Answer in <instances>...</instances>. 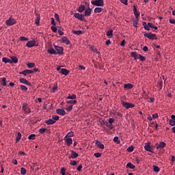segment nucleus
Here are the masks:
<instances>
[{"mask_svg": "<svg viewBox=\"0 0 175 175\" xmlns=\"http://www.w3.org/2000/svg\"><path fill=\"white\" fill-rule=\"evenodd\" d=\"M74 136H75V133H73L72 131H70L66 134L65 137L70 138V137H73Z\"/></svg>", "mask_w": 175, "mask_h": 175, "instance_id": "nucleus-27", "label": "nucleus"}, {"mask_svg": "<svg viewBox=\"0 0 175 175\" xmlns=\"http://www.w3.org/2000/svg\"><path fill=\"white\" fill-rule=\"evenodd\" d=\"M92 13V9L88 8H87V9L85 10L84 14H83V16H84L85 17H90V16H91Z\"/></svg>", "mask_w": 175, "mask_h": 175, "instance_id": "nucleus-9", "label": "nucleus"}, {"mask_svg": "<svg viewBox=\"0 0 175 175\" xmlns=\"http://www.w3.org/2000/svg\"><path fill=\"white\" fill-rule=\"evenodd\" d=\"M46 129H40L38 132L41 134H43L46 132Z\"/></svg>", "mask_w": 175, "mask_h": 175, "instance_id": "nucleus-49", "label": "nucleus"}, {"mask_svg": "<svg viewBox=\"0 0 175 175\" xmlns=\"http://www.w3.org/2000/svg\"><path fill=\"white\" fill-rule=\"evenodd\" d=\"M74 17H75V18H78V20H80L81 21H84V15L82 14L75 13L74 14Z\"/></svg>", "mask_w": 175, "mask_h": 175, "instance_id": "nucleus-10", "label": "nucleus"}, {"mask_svg": "<svg viewBox=\"0 0 175 175\" xmlns=\"http://www.w3.org/2000/svg\"><path fill=\"white\" fill-rule=\"evenodd\" d=\"M74 35H83V31L81 30H72Z\"/></svg>", "mask_w": 175, "mask_h": 175, "instance_id": "nucleus-26", "label": "nucleus"}, {"mask_svg": "<svg viewBox=\"0 0 175 175\" xmlns=\"http://www.w3.org/2000/svg\"><path fill=\"white\" fill-rule=\"evenodd\" d=\"M19 140H21V133H20V132H18L17 133V136H16V143H18Z\"/></svg>", "mask_w": 175, "mask_h": 175, "instance_id": "nucleus-32", "label": "nucleus"}, {"mask_svg": "<svg viewBox=\"0 0 175 175\" xmlns=\"http://www.w3.org/2000/svg\"><path fill=\"white\" fill-rule=\"evenodd\" d=\"M21 174L22 175H25V174H27V170L24 167H21Z\"/></svg>", "mask_w": 175, "mask_h": 175, "instance_id": "nucleus-38", "label": "nucleus"}, {"mask_svg": "<svg viewBox=\"0 0 175 175\" xmlns=\"http://www.w3.org/2000/svg\"><path fill=\"white\" fill-rule=\"evenodd\" d=\"M92 5L94 6H105V2L103 0H95L91 1Z\"/></svg>", "mask_w": 175, "mask_h": 175, "instance_id": "nucleus-3", "label": "nucleus"}, {"mask_svg": "<svg viewBox=\"0 0 175 175\" xmlns=\"http://www.w3.org/2000/svg\"><path fill=\"white\" fill-rule=\"evenodd\" d=\"M51 29L53 31V32L56 33L57 32V26L56 25L51 26Z\"/></svg>", "mask_w": 175, "mask_h": 175, "instance_id": "nucleus-44", "label": "nucleus"}, {"mask_svg": "<svg viewBox=\"0 0 175 175\" xmlns=\"http://www.w3.org/2000/svg\"><path fill=\"white\" fill-rule=\"evenodd\" d=\"M62 42L65 43L66 44H69L70 43V41L69 40V39H68V37L63 36L62 38Z\"/></svg>", "mask_w": 175, "mask_h": 175, "instance_id": "nucleus-18", "label": "nucleus"}, {"mask_svg": "<svg viewBox=\"0 0 175 175\" xmlns=\"http://www.w3.org/2000/svg\"><path fill=\"white\" fill-rule=\"evenodd\" d=\"M70 165H71L72 166H76V165H77V161L75 160H71Z\"/></svg>", "mask_w": 175, "mask_h": 175, "instance_id": "nucleus-43", "label": "nucleus"}, {"mask_svg": "<svg viewBox=\"0 0 175 175\" xmlns=\"http://www.w3.org/2000/svg\"><path fill=\"white\" fill-rule=\"evenodd\" d=\"M52 118H53V121L56 122V121H58V120H59V116H53Z\"/></svg>", "mask_w": 175, "mask_h": 175, "instance_id": "nucleus-51", "label": "nucleus"}, {"mask_svg": "<svg viewBox=\"0 0 175 175\" xmlns=\"http://www.w3.org/2000/svg\"><path fill=\"white\" fill-rule=\"evenodd\" d=\"M113 142H114L115 143H117L118 144H120V142L118 141V137H114V138H113Z\"/></svg>", "mask_w": 175, "mask_h": 175, "instance_id": "nucleus-47", "label": "nucleus"}, {"mask_svg": "<svg viewBox=\"0 0 175 175\" xmlns=\"http://www.w3.org/2000/svg\"><path fill=\"white\" fill-rule=\"evenodd\" d=\"M32 73H33V71L31 70H25L19 72L20 75H23L24 76H27V75H32Z\"/></svg>", "mask_w": 175, "mask_h": 175, "instance_id": "nucleus-14", "label": "nucleus"}, {"mask_svg": "<svg viewBox=\"0 0 175 175\" xmlns=\"http://www.w3.org/2000/svg\"><path fill=\"white\" fill-rule=\"evenodd\" d=\"M55 18L57 21H59V15H58V14H55Z\"/></svg>", "mask_w": 175, "mask_h": 175, "instance_id": "nucleus-59", "label": "nucleus"}, {"mask_svg": "<svg viewBox=\"0 0 175 175\" xmlns=\"http://www.w3.org/2000/svg\"><path fill=\"white\" fill-rule=\"evenodd\" d=\"M153 171L156 172L157 173H159V172L161 171V168H159V167L157 165H153Z\"/></svg>", "mask_w": 175, "mask_h": 175, "instance_id": "nucleus-31", "label": "nucleus"}, {"mask_svg": "<svg viewBox=\"0 0 175 175\" xmlns=\"http://www.w3.org/2000/svg\"><path fill=\"white\" fill-rule=\"evenodd\" d=\"M107 36H113V30L110 29L109 30L107 33Z\"/></svg>", "mask_w": 175, "mask_h": 175, "instance_id": "nucleus-41", "label": "nucleus"}, {"mask_svg": "<svg viewBox=\"0 0 175 175\" xmlns=\"http://www.w3.org/2000/svg\"><path fill=\"white\" fill-rule=\"evenodd\" d=\"M66 103H68V105H76V103H77V100H70L66 101Z\"/></svg>", "mask_w": 175, "mask_h": 175, "instance_id": "nucleus-30", "label": "nucleus"}, {"mask_svg": "<svg viewBox=\"0 0 175 175\" xmlns=\"http://www.w3.org/2000/svg\"><path fill=\"white\" fill-rule=\"evenodd\" d=\"M35 24H36V25H39V24H40V16L36 17Z\"/></svg>", "mask_w": 175, "mask_h": 175, "instance_id": "nucleus-34", "label": "nucleus"}, {"mask_svg": "<svg viewBox=\"0 0 175 175\" xmlns=\"http://www.w3.org/2000/svg\"><path fill=\"white\" fill-rule=\"evenodd\" d=\"M133 25L135 28H137V24H139V18L133 19Z\"/></svg>", "mask_w": 175, "mask_h": 175, "instance_id": "nucleus-29", "label": "nucleus"}, {"mask_svg": "<svg viewBox=\"0 0 175 175\" xmlns=\"http://www.w3.org/2000/svg\"><path fill=\"white\" fill-rule=\"evenodd\" d=\"M124 88L125 90H132V88H133V85L132 83L124 84Z\"/></svg>", "mask_w": 175, "mask_h": 175, "instance_id": "nucleus-19", "label": "nucleus"}, {"mask_svg": "<svg viewBox=\"0 0 175 175\" xmlns=\"http://www.w3.org/2000/svg\"><path fill=\"white\" fill-rule=\"evenodd\" d=\"M72 109H73V105H70L69 107L66 108V110H67V111H72Z\"/></svg>", "mask_w": 175, "mask_h": 175, "instance_id": "nucleus-46", "label": "nucleus"}, {"mask_svg": "<svg viewBox=\"0 0 175 175\" xmlns=\"http://www.w3.org/2000/svg\"><path fill=\"white\" fill-rule=\"evenodd\" d=\"M59 73L64 75V76H68L69 75V70H68L66 68H62Z\"/></svg>", "mask_w": 175, "mask_h": 175, "instance_id": "nucleus-17", "label": "nucleus"}, {"mask_svg": "<svg viewBox=\"0 0 175 175\" xmlns=\"http://www.w3.org/2000/svg\"><path fill=\"white\" fill-rule=\"evenodd\" d=\"M2 85H3V87H6V78L2 79Z\"/></svg>", "mask_w": 175, "mask_h": 175, "instance_id": "nucleus-48", "label": "nucleus"}, {"mask_svg": "<svg viewBox=\"0 0 175 175\" xmlns=\"http://www.w3.org/2000/svg\"><path fill=\"white\" fill-rule=\"evenodd\" d=\"M121 103L123 106V107H124V109H133V107H135V105L131 103H128V102H125L124 100L121 101Z\"/></svg>", "mask_w": 175, "mask_h": 175, "instance_id": "nucleus-2", "label": "nucleus"}, {"mask_svg": "<svg viewBox=\"0 0 175 175\" xmlns=\"http://www.w3.org/2000/svg\"><path fill=\"white\" fill-rule=\"evenodd\" d=\"M64 142L66 143L67 146L69 147L73 144V140L72 138L64 137Z\"/></svg>", "mask_w": 175, "mask_h": 175, "instance_id": "nucleus-12", "label": "nucleus"}, {"mask_svg": "<svg viewBox=\"0 0 175 175\" xmlns=\"http://www.w3.org/2000/svg\"><path fill=\"white\" fill-rule=\"evenodd\" d=\"M84 10H85V6L83 4L79 5V7L78 8V12L79 13H83V12H84Z\"/></svg>", "mask_w": 175, "mask_h": 175, "instance_id": "nucleus-23", "label": "nucleus"}, {"mask_svg": "<svg viewBox=\"0 0 175 175\" xmlns=\"http://www.w3.org/2000/svg\"><path fill=\"white\" fill-rule=\"evenodd\" d=\"M94 157H96V158H100V157H102V154L100 152H96L94 154Z\"/></svg>", "mask_w": 175, "mask_h": 175, "instance_id": "nucleus-45", "label": "nucleus"}, {"mask_svg": "<svg viewBox=\"0 0 175 175\" xmlns=\"http://www.w3.org/2000/svg\"><path fill=\"white\" fill-rule=\"evenodd\" d=\"M22 109L25 111V113H31V108L28 107L27 103H23L22 106Z\"/></svg>", "mask_w": 175, "mask_h": 175, "instance_id": "nucleus-6", "label": "nucleus"}, {"mask_svg": "<svg viewBox=\"0 0 175 175\" xmlns=\"http://www.w3.org/2000/svg\"><path fill=\"white\" fill-rule=\"evenodd\" d=\"M47 52L49 53V54H53L55 55H57V51L53 48H50L49 49H48Z\"/></svg>", "mask_w": 175, "mask_h": 175, "instance_id": "nucleus-24", "label": "nucleus"}, {"mask_svg": "<svg viewBox=\"0 0 175 175\" xmlns=\"http://www.w3.org/2000/svg\"><path fill=\"white\" fill-rule=\"evenodd\" d=\"M166 147V143L163 142H160L159 144H156V148L157 150H162L163 148H165Z\"/></svg>", "mask_w": 175, "mask_h": 175, "instance_id": "nucleus-8", "label": "nucleus"}, {"mask_svg": "<svg viewBox=\"0 0 175 175\" xmlns=\"http://www.w3.org/2000/svg\"><path fill=\"white\" fill-rule=\"evenodd\" d=\"M11 58V64H17L18 62V59L16 56L10 57Z\"/></svg>", "mask_w": 175, "mask_h": 175, "instance_id": "nucleus-22", "label": "nucleus"}, {"mask_svg": "<svg viewBox=\"0 0 175 175\" xmlns=\"http://www.w3.org/2000/svg\"><path fill=\"white\" fill-rule=\"evenodd\" d=\"M96 144L98 147V148H100V150H103L105 148V145H103L100 141H96Z\"/></svg>", "mask_w": 175, "mask_h": 175, "instance_id": "nucleus-21", "label": "nucleus"}, {"mask_svg": "<svg viewBox=\"0 0 175 175\" xmlns=\"http://www.w3.org/2000/svg\"><path fill=\"white\" fill-rule=\"evenodd\" d=\"M51 24H52V25H57V23H55V21L54 20V18H51Z\"/></svg>", "mask_w": 175, "mask_h": 175, "instance_id": "nucleus-54", "label": "nucleus"}, {"mask_svg": "<svg viewBox=\"0 0 175 175\" xmlns=\"http://www.w3.org/2000/svg\"><path fill=\"white\" fill-rule=\"evenodd\" d=\"M58 87L57 86V85H54L53 88H52V92H55V90H57Z\"/></svg>", "mask_w": 175, "mask_h": 175, "instance_id": "nucleus-58", "label": "nucleus"}, {"mask_svg": "<svg viewBox=\"0 0 175 175\" xmlns=\"http://www.w3.org/2000/svg\"><path fill=\"white\" fill-rule=\"evenodd\" d=\"M126 166L129 167V169H135V165L132 164L131 162L128 163Z\"/></svg>", "mask_w": 175, "mask_h": 175, "instance_id": "nucleus-28", "label": "nucleus"}, {"mask_svg": "<svg viewBox=\"0 0 175 175\" xmlns=\"http://www.w3.org/2000/svg\"><path fill=\"white\" fill-rule=\"evenodd\" d=\"M20 83H21L22 84H27V82L28 81L27 79H25V78H21L19 79Z\"/></svg>", "mask_w": 175, "mask_h": 175, "instance_id": "nucleus-35", "label": "nucleus"}, {"mask_svg": "<svg viewBox=\"0 0 175 175\" xmlns=\"http://www.w3.org/2000/svg\"><path fill=\"white\" fill-rule=\"evenodd\" d=\"M55 49L57 51V54L64 53V48H62V46H55Z\"/></svg>", "mask_w": 175, "mask_h": 175, "instance_id": "nucleus-13", "label": "nucleus"}, {"mask_svg": "<svg viewBox=\"0 0 175 175\" xmlns=\"http://www.w3.org/2000/svg\"><path fill=\"white\" fill-rule=\"evenodd\" d=\"M144 149L146 151H149V152H154L152 148H151V143L150 142L145 144Z\"/></svg>", "mask_w": 175, "mask_h": 175, "instance_id": "nucleus-7", "label": "nucleus"}, {"mask_svg": "<svg viewBox=\"0 0 175 175\" xmlns=\"http://www.w3.org/2000/svg\"><path fill=\"white\" fill-rule=\"evenodd\" d=\"M66 172V169H65V168H62L61 169V174H62V175H65V172Z\"/></svg>", "mask_w": 175, "mask_h": 175, "instance_id": "nucleus-57", "label": "nucleus"}, {"mask_svg": "<svg viewBox=\"0 0 175 175\" xmlns=\"http://www.w3.org/2000/svg\"><path fill=\"white\" fill-rule=\"evenodd\" d=\"M131 57H133L135 61H136V59H140V61H142V62H144V61H146V57L140 55V54H137V52H132L131 53Z\"/></svg>", "mask_w": 175, "mask_h": 175, "instance_id": "nucleus-1", "label": "nucleus"}, {"mask_svg": "<svg viewBox=\"0 0 175 175\" xmlns=\"http://www.w3.org/2000/svg\"><path fill=\"white\" fill-rule=\"evenodd\" d=\"M114 121H115L114 118H111L109 119L108 122L109 124H113Z\"/></svg>", "mask_w": 175, "mask_h": 175, "instance_id": "nucleus-55", "label": "nucleus"}, {"mask_svg": "<svg viewBox=\"0 0 175 175\" xmlns=\"http://www.w3.org/2000/svg\"><path fill=\"white\" fill-rule=\"evenodd\" d=\"M36 135L35 134H31L28 137L29 140H35Z\"/></svg>", "mask_w": 175, "mask_h": 175, "instance_id": "nucleus-36", "label": "nucleus"}, {"mask_svg": "<svg viewBox=\"0 0 175 175\" xmlns=\"http://www.w3.org/2000/svg\"><path fill=\"white\" fill-rule=\"evenodd\" d=\"M12 163L14 164V165H17V163H18V162L17 161V159H12Z\"/></svg>", "mask_w": 175, "mask_h": 175, "instance_id": "nucleus-63", "label": "nucleus"}, {"mask_svg": "<svg viewBox=\"0 0 175 175\" xmlns=\"http://www.w3.org/2000/svg\"><path fill=\"white\" fill-rule=\"evenodd\" d=\"M120 1L124 5H128V0H120Z\"/></svg>", "mask_w": 175, "mask_h": 175, "instance_id": "nucleus-56", "label": "nucleus"}, {"mask_svg": "<svg viewBox=\"0 0 175 175\" xmlns=\"http://www.w3.org/2000/svg\"><path fill=\"white\" fill-rule=\"evenodd\" d=\"M45 124H46L47 125H53V124H55V120H54V119H53L52 118L45 121Z\"/></svg>", "mask_w": 175, "mask_h": 175, "instance_id": "nucleus-20", "label": "nucleus"}, {"mask_svg": "<svg viewBox=\"0 0 175 175\" xmlns=\"http://www.w3.org/2000/svg\"><path fill=\"white\" fill-rule=\"evenodd\" d=\"M35 44H36V42H35V40H30L28 41L26 44L27 47H33V46H35Z\"/></svg>", "mask_w": 175, "mask_h": 175, "instance_id": "nucleus-15", "label": "nucleus"}, {"mask_svg": "<svg viewBox=\"0 0 175 175\" xmlns=\"http://www.w3.org/2000/svg\"><path fill=\"white\" fill-rule=\"evenodd\" d=\"M2 62H4L5 64H11L12 59H10L8 57H3Z\"/></svg>", "mask_w": 175, "mask_h": 175, "instance_id": "nucleus-25", "label": "nucleus"}, {"mask_svg": "<svg viewBox=\"0 0 175 175\" xmlns=\"http://www.w3.org/2000/svg\"><path fill=\"white\" fill-rule=\"evenodd\" d=\"M134 14L135 16V18H139V17H140V13L137 12V11L134 12Z\"/></svg>", "mask_w": 175, "mask_h": 175, "instance_id": "nucleus-53", "label": "nucleus"}, {"mask_svg": "<svg viewBox=\"0 0 175 175\" xmlns=\"http://www.w3.org/2000/svg\"><path fill=\"white\" fill-rule=\"evenodd\" d=\"M5 24L8 27H12V25H14V24H16V19L10 17L7 21H5Z\"/></svg>", "mask_w": 175, "mask_h": 175, "instance_id": "nucleus-4", "label": "nucleus"}, {"mask_svg": "<svg viewBox=\"0 0 175 175\" xmlns=\"http://www.w3.org/2000/svg\"><path fill=\"white\" fill-rule=\"evenodd\" d=\"M144 36H145V38H148V39H150V40H152L157 38V35L152 33H145Z\"/></svg>", "mask_w": 175, "mask_h": 175, "instance_id": "nucleus-5", "label": "nucleus"}, {"mask_svg": "<svg viewBox=\"0 0 175 175\" xmlns=\"http://www.w3.org/2000/svg\"><path fill=\"white\" fill-rule=\"evenodd\" d=\"M134 147L133 146H131L127 148V151L128 152H133V150H134Z\"/></svg>", "mask_w": 175, "mask_h": 175, "instance_id": "nucleus-40", "label": "nucleus"}, {"mask_svg": "<svg viewBox=\"0 0 175 175\" xmlns=\"http://www.w3.org/2000/svg\"><path fill=\"white\" fill-rule=\"evenodd\" d=\"M76 98H77L76 96V94H69L68 96L67 97V99H76Z\"/></svg>", "mask_w": 175, "mask_h": 175, "instance_id": "nucleus-37", "label": "nucleus"}, {"mask_svg": "<svg viewBox=\"0 0 175 175\" xmlns=\"http://www.w3.org/2000/svg\"><path fill=\"white\" fill-rule=\"evenodd\" d=\"M19 40L21 42H27L28 40V38L24 36H21L19 38Z\"/></svg>", "mask_w": 175, "mask_h": 175, "instance_id": "nucleus-39", "label": "nucleus"}, {"mask_svg": "<svg viewBox=\"0 0 175 175\" xmlns=\"http://www.w3.org/2000/svg\"><path fill=\"white\" fill-rule=\"evenodd\" d=\"M170 23L171 24H175V20L174 19H172V18H170Z\"/></svg>", "mask_w": 175, "mask_h": 175, "instance_id": "nucleus-64", "label": "nucleus"}, {"mask_svg": "<svg viewBox=\"0 0 175 175\" xmlns=\"http://www.w3.org/2000/svg\"><path fill=\"white\" fill-rule=\"evenodd\" d=\"M71 155L68 157L69 159H76L79 157V154L77 152H75V150H71Z\"/></svg>", "mask_w": 175, "mask_h": 175, "instance_id": "nucleus-11", "label": "nucleus"}, {"mask_svg": "<svg viewBox=\"0 0 175 175\" xmlns=\"http://www.w3.org/2000/svg\"><path fill=\"white\" fill-rule=\"evenodd\" d=\"M57 33L59 35H60V36H62V35H64V31H62V30L59 29L57 31Z\"/></svg>", "mask_w": 175, "mask_h": 175, "instance_id": "nucleus-61", "label": "nucleus"}, {"mask_svg": "<svg viewBox=\"0 0 175 175\" xmlns=\"http://www.w3.org/2000/svg\"><path fill=\"white\" fill-rule=\"evenodd\" d=\"M170 125H171V126H174L175 121L173 120H170Z\"/></svg>", "mask_w": 175, "mask_h": 175, "instance_id": "nucleus-52", "label": "nucleus"}, {"mask_svg": "<svg viewBox=\"0 0 175 175\" xmlns=\"http://www.w3.org/2000/svg\"><path fill=\"white\" fill-rule=\"evenodd\" d=\"M27 66L29 68H34L35 67V63H29V64H27Z\"/></svg>", "mask_w": 175, "mask_h": 175, "instance_id": "nucleus-50", "label": "nucleus"}, {"mask_svg": "<svg viewBox=\"0 0 175 175\" xmlns=\"http://www.w3.org/2000/svg\"><path fill=\"white\" fill-rule=\"evenodd\" d=\"M103 9L102 8H96L94 9V13H100Z\"/></svg>", "mask_w": 175, "mask_h": 175, "instance_id": "nucleus-33", "label": "nucleus"}, {"mask_svg": "<svg viewBox=\"0 0 175 175\" xmlns=\"http://www.w3.org/2000/svg\"><path fill=\"white\" fill-rule=\"evenodd\" d=\"M120 46H122V47H125V40H123L121 42Z\"/></svg>", "mask_w": 175, "mask_h": 175, "instance_id": "nucleus-62", "label": "nucleus"}, {"mask_svg": "<svg viewBox=\"0 0 175 175\" xmlns=\"http://www.w3.org/2000/svg\"><path fill=\"white\" fill-rule=\"evenodd\" d=\"M148 26L149 27V28H154V25L151 23H148Z\"/></svg>", "mask_w": 175, "mask_h": 175, "instance_id": "nucleus-60", "label": "nucleus"}, {"mask_svg": "<svg viewBox=\"0 0 175 175\" xmlns=\"http://www.w3.org/2000/svg\"><path fill=\"white\" fill-rule=\"evenodd\" d=\"M21 90H22V91H28V88L25 85H21Z\"/></svg>", "mask_w": 175, "mask_h": 175, "instance_id": "nucleus-42", "label": "nucleus"}, {"mask_svg": "<svg viewBox=\"0 0 175 175\" xmlns=\"http://www.w3.org/2000/svg\"><path fill=\"white\" fill-rule=\"evenodd\" d=\"M56 113L57 114H59V116H65V114H66L65 110L64 109H56Z\"/></svg>", "mask_w": 175, "mask_h": 175, "instance_id": "nucleus-16", "label": "nucleus"}]
</instances>
